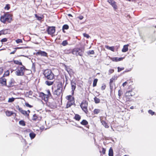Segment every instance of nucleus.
I'll use <instances>...</instances> for the list:
<instances>
[{
  "label": "nucleus",
  "mask_w": 156,
  "mask_h": 156,
  "mask_svg": "<svg viewBox=\"0 0 156 156\" xmlns=\"http://www.w3.org/2000/svg\"><path fill=\"white\" fill-rule=\"evenodd\" d=\"M68 16H71V17H72V15L71 14H68Z\"/></svg>",
  "instance_id": "obj_62"
},
{
  "label": "nucleus",
  "mask_w": 156,
  "mask_h": 156,
  "mask_svg": "<svg viewBox=\"0 0 156 156\" xmlns=\"http://www.w3.org/2000/svg\"><path fill=\"white\" fill-rule=\"evenodd\" d=\"M108 155L109 156H113V150L112 147H110L109 150Z\"/></svg>",
  "instance_id": "obj_26"
},
{
  "label": "nucleus",
  "mask_w": 156,
  "mask_h": 156,
  "mask_svg": "<svg viewBox=\"0 0 156 156\" xmlns=\"http://www.w3.org/2000/svg\"><path fill=\"white\" fill-rule=\"evenodd\" d=\"M7 41V39L6 38H4L1 40L2 42H5Z\"/></svg>",
  "instance_id": "obj_54"
},
{
  "label": "nucleus",
  "mask_w": 156,
  "mask_h": 156,
  "mask_svg": "<svg viewBox=\"0 0 156 156\" xmlns=\"http://www.w3.org/2000/svg\"><path fill=\"white\" fill-rule=\"evenodd\" d=\"M5 113L6 115L8 116H10L12 115L13 114V113L11 111H7L5 112Z\"/></svg>",
  "instance_id": "obj_31"
},
{
  "label": "nucleus",
  "mask_w": 156,
  "mask_h": 156,
  "mask_svg": "<svg viewBox=\"0 0 156 156\" xmlns=\"http://www.w3.org/2000/svg\"><path fill=\"white\" fill-rule=\"evenodd\" d=\"M76 121H79L81 118V116L80 115L78 114H75L74 117L73 118Z\"/></svg>",
  "instance_id": "obj_21"
},
{
  "label": "nucleus",
  "mask_w": 156,
  "mask_h": 156,
  "mask_svg": "<svg viewBox=\"0 0 156 156\" xmlns=\"http://www.w3.org/2000/svg\"><path fill=\"white\" fill-rule=\"evenodd\" d=\"M105 47L108 50H110L112 51H114L115 50V47L114 46L110 47L108 45H105Z\"/></svg>",
  "instance_id": "obj_23"
},
{
  "label": "nucleus",
  "mask_w": 156,
  "mask_h": 156,
  "mask_svg": "<svg viewBox=\"0 0 156 156\" xmlns=\"http://www.w3.org/2000/svg\"><path fill=\"white\" fill-rule=\"evenodd\" d=\"M94 51L93 50L87 52L88 55H92L94 54Z\"/></svg>",
  "instance_id": "obj_49"
},
{
  "label": "nucleus",
  "mask_w": 156,
  "mask_h": 156,
  "mask_svg": "<svg viewBox=\"0 0 156 156\" xmlns=\"http://www.w3.org/2000/svg\"><path fill=\"white\" fill-rule=\"evenodd\" d=\"M129 46L128 44H127L126 45H124L123 46V48L122 49V52H126L128 50V46Z\"/></svg>",
  "instance_id": "obj_22"
},
{
  "label": "nucleus",
  "mask_w": 156,
  "mask_h": 156,
  "mask_svg": "<svg viewBox=\"0 0 156 156\" xmlns=\"http://www.w3.org/2000/svg\"><path fill=\"white\" fill-rule=\"evenodd\" d=\"M19 124L22 126H24L26 125L25 122L23 120H21L19 121Z\"/></svg>",
  "instance_id": "obj_38"
},
{
  "label": "nucleus",
  "mask_w": 156,
  "mask_h": 156,
  "mask_svg": "<svg viewBox=\"0 0 156 156\" xmlns=\"http://www.w3.org/2000/svg\"><path fill=\"white\" fill-rule=\"evenodd\" d=\"M57 89L54 91L53 94L58 96L61 95V98H62L63 94V91H62L63 86L62 83H58L57 84Z\"/></svg>",
  "instance_id": "obj_2"
},
{
  "label": "nucleus",
  "mask_w": 156,
  "mask_h": 156,
  "mask_svg": "<svg viewBox=\"0 0 156 156\" xmlns=\"http://www.w3.org/2000/svg\"><path fill=\"white\" fill-rule=\"evenodd\" d=\"M68 42L66 40L64 41L62 43V45L64 46H66V45L67 44Z\"/></svg>",
  "instance_id": "obj_44"
},
{
  "label": "nucleus",
  "mask_w": 156,
  "mask_h": 156,
  "mask_svg": "<svg viewBox=\"0 0 156 156\" xmlns=\"http://www.w3.org/2000/svg\"><path fill=\"white\" fill-rule=\"evenodd\" d=\"M69 28V26L67 25H64L62 27V30L64 32V30H67Z\"/></svg>",
  "instance_id": "obj_37"
},
{
  "label": "nucleus",
  "mask_w": 156,
  "mask_h": 156,
  "mask_svg": "<svg viewBox=\"0 0 156 156\" xmlns=\"http://www.w3.org/2000/svg\"><path fill=\"white\" fill-rule=\"evenodd\" d=\"M47 94H45L43 92H40L39 94V97L41 98L42 100H44L46 102L48 101L50 97L52 98V95L49 90H47Z\"/></svg>",
  "instance_id": "obj_1"
},
{
  "label": "nucleus",
  "mask_w": 156,
  "mask_h": 156,
  "mask_svg": "<svg viewBox=\"0 0 156 156\" xmlns=\"http://www.w3.org/2000/svg\"><path fill=\"white\" fill-rule=\"evenodd\" d=\"M9 70H7L5 72L3 76L4 77L5 76H9Z\"/></svg>",
  "instance_id": "obj_36"
},
{
  "label": "nucleus",
  "mask_w": 156,
  "mask_h": 156,
  "mask_svg": "<svg viewBox=\"0 0 156 156\" xmlns=\"http://www.w3.org/2000/svg\"><path fill=\"white\" fill-rule=\"evenodd\" d=\"M88 102L86 100H83L80 105V107L82 110L86 113H88Z\"/></svg>",
  "instance_id": "obj_4"
},
{
  "label": "nucleus",
  "mask_w": 156,
  "mask_h": 156,
  "mask_svg": "<svg viewBox=\"0 0 156 156\" xmlns=\"http://www.w3.org/2000/svg\"><path fill=\"white\" fill-rule=\"evenodd\" d=\"M14 62L16 64L23 66L22 62L20 61H19L18 60H14Z\"/></svg>",
  "instance_id": "obj_39"
},
{
  "label": "nucleus",
  "mask_w": 156,
  "mask_h": 156,
  "mask_svg": "<svg viewBox=\"0 0 156 156\" xmlns=\"http://www.w3.org/2000/svg\"><path fill=\"white\" fill-rule=\"evenodd\" d=\"M7 30V29H5L2 30L1 31H0V36L2 34H7L8 33Z\"/></svg>",
  "instance_id": "obj_27"
},
{
  "label": "nucleus",
  "mask_w": 156,
  "mask_h": 156,
  "mask_svg": "<svg viewBox=\"0 0 156 156\" xmlns=\"http://www.w3.org/2000/svg\"><path fill=\"white\" fill-rule=\"evenodd\" d=\"M148 113L151 114V115H153L154 114L155 112H153L152 110H149L148 111Z\"/></svg>",
  "instance_id": "obj_46"
},
{
  "label": "nucleus",
  "mask_w": 156,
  "mask_h": 156,
  "mask_svg": "<svg viewBox=\"0 0 156 156\" xmlns=\"http://www.w3.org/2000/svg\"><path fill=\"white\" fill-rule=\"evenodd\" d=\"M55 27H49L47 31L49 34H53L55 32Z\"/></svg>",
  "instance_id": "obj_13"
},
{
  "label": "nucleus",
  "mask_w": 156,
  "mask_h": 156,
  "mask_svg": "<svg viewBox=\"0 0 156 156\" xmlns=\"http://www.w3.org/2000/svg\"><path fill=\"white\" fill-rule=\"evenodd\" d=\"M118 76L117 75H114L112 76L111 78L110 79L109 84L110 89H112L113 88V86L115 85V82L118 78Z\"/></svg>",
  "instance_id": "obj_9"
},
{
  "label": "nucleus",
  "mask_w": 156,
  "mask_h": 156,
  "mask_svg": "<svg viewBox=\"0 0 156 156\" xmlns=\"http://www.w3.org/2000/svg\"><path fill=\"white\" fill-rule=\"evenodd\" d=\"M84 51V47L76 48L73 50L72 53L73 55H75L76 56H82L83 55Z\"/></svg>",
  "instance_id": "obj_5"
},
{
  "label": "nucleus",
  "mask_w": 156,
  "mask_h": 156,
  "mask_svg": "<svg viewBox=\"0 0 156 156\" xmlns=\"http://www.w3.org/2000/svg\"><path fill=\"white\" fill-rule=\"evenodd\" d=\"M136 0H128V1L129 2H135Z\"/></svg>",
  "instance_id": "obj_60"
},
{
  "label": "nucleus",
  "mask_w": 156,
  "mask_h": 156,
  "mask_svg": "<svg viewBox=\"0 0 156 156\" xmlns=\"http://www.w3.org/2000/svg\"><path fill=\"white\" fill-rule=\"evenodd\" d=\"M16 41L17 44L22 43V41L21 39H18Z\"/></svg>",
  "instance_id": "obj_50"
},
{
  "label": "nucleus",
  "mask_w": 156,
  "mask_h": 156,
  "mask_svg": "<svg viewBox=\"0 0 156 156\" xmlns=\"http://www.w3.org/2000/svg\"><path fill=\"white\" fill-rule=\"evenodd\" d=\"M88 122L85 119H83L80 122V124L83 126H86L88 124Z\"/></svg>",
  "instance_id": "obj_28"
},
{
  "label": "nucleus",
  "mask_w": 156,
  "mask_h": 156,
  "mask_svg": "<svg viewBox=\"0 0 156 156\" xmlns=\"http://www.w3.org/2000/svg\"><path fill=\"white\" fill-rule=\"evenodd\" d=\"M3 68L2 67H0V75L3 72Z\"/></svg>",
  "instance_id": "obj_55"
},
{
  "label": "nucleus",
  "mask_w": 156,
  "mask_h": 156,
  "mask_svg": "<svg viewBox=\"0 0 156 156\" xmlns=\"http://www.w3.org/2000/svg\"><path fill=\"white\" fill-rule=\"evenodd\" d=\"M113 61L118 62L122 60V59H112Z\"/></svg>",
  "instance_id": "obj_56"
},
{
  "label": "nucleus",
  "mask_w": 156,
  "mask_h": 156,
  "mask_svg": "<svg viewBox=\"0 0 156 156\" xmlns=\"http://www.w3.org/2000/svg\"><path fill=\"white\" fill-rule=\"evenodd\" d=\"M94 101L96 104H98L100 102V100L97 98L96 97H95L94 98Z\"/></svg>",
  "instance_id": "obj_34"
},
{
  "label": "nucleus",
  "mask_w": 156,
  "mask_h": 156,
  "mask_svg": "<svg viewBox=\"0 0 156 156\" xmlns=\"http://www.w3.org/2000/svg\"><path fill=\"white\" fill-rule=\"evenodd\" d=\"M27 70L23 66H22V67H18L16 72V74L17 76H23L24 74V71Z\"/></svg>",
  "instance_id": "obj_6"
},
{
  "label": "nucleus",
  "mask_w": 156,
  "mask_h": 156,
  "mask_svg": "<svg viewBox=\"0 0 156 156\" xmlns=\"http://www.w3.org/2000/svg\"><path fill=\"white\" fill-rule=\"evenodd\" d=\"M122 91L121 90H119L118 91V96L119 97V98H120V97L122 96Z\"/></svg>",
  "instance_id": "obj_40"
},
{
  "label": "nucleus",
  "mask_w": 156,
  "mask_h": 156,
  "mask_svg": "<svg viewBox=\"0 0 156 156\" xmlns=\"http://www.w3.org/2000/svg\"><path fill=\"white\" fill-rule=\"evenodd\" d=\"M78 18L80 20H82L83 19V17L82 16H80Z\"/></svg>",
  "instance_id": "obj_58"
},
{
  "label": "nucleus",
  "mask_w": 156,
  "mask_h": 156,
  "mask_svg": "<svg viewBox=\"0 0 156 156\" xmlns=\"http://www.w3.org/2000/svg\"><path fill=\"white\" fill-rule=\"evenodd\" d=\"M123 156H129L128 155H124Z\"/></svg>",
  "instance_id": "obj_63"
},
{
  "label": "nucleus",
  "mask_w": 156,
  "mask_h": 156,
  "mask_svg": "<svg viewBox=\"0 0 156 156\" xmlns=\"http://www.w3.org/2000/svg\"><path fill=\"white\" fill-rule=\"evenodd\" d=\"M74 103H73L72 102L67 101V102L66 104V108H68L70 107L71 106H72L73 104Z\"/></svg>",
  "instance_id": "obj_30"
},
{
  "label": "nucleus",
  "mask_w": 156,
  "mask_h": 156,
  "mask_svg": "<svg viewBox=\"0 0 156 156\" xmlns=\"http://www.w3.org/2000/svg\"><path fill=\"white\" fill-rule=\"evenodd\" d=\"M15 99V98H13V97H12V98H9L8 100V102H12L14 101Z\"/></svg>",
  "instance_id": "obj_42"
},
{
  "label": "nucleus",
  "mask_w": 156,
  "mask_h": 156,
  "mask_svg": "<svg viewBox=\"0 0 156 156\" xmlns=\"http://www.w3.org/2000/svg\"><path fill=\"white\" fill-rule=\"evenodd\" d=\"M102 124L105 127V128H108L109 127V126L107 123L104 120H102L101 121Z\"/></svg>",
  "instance_id": "obj_25"
},
{
  "label": "nucleus",
  "mask_w": 156,
  "mask_h": 156,
  "mask_svg": "<svg viewBox=\"0 0 156 156\" xmlns=\"http://www.w3.org/2000/svg\"><path fill=\"white\" fill-rule=\"evenodd\" d=\"M117 69H118V72H119L121 71L124 70V67L120 68L119 67H117Z\"/></svg>",
  "instance_id": "obj_45"
},
{
  "label": "nucleus",
  "mask_w": 156,
  "mask_h": 156,
  "mask_svg": "<svg viewBox=\"0 0 156 156\" xmlns=\"http://www.w3.org/2000/svg\"><path fill=\"white\" fill-rule=\"evenodd\" d=\"M39 116L36 114H34L32 117V119L34 121H37L39 120Z\"/></svg>",
  "instance_id": "obj_20"
},
{
  "label": "nucleus",
  "mask_w": 156,
  "mask_h": 156,
  "mask_svg": "<svg viewBox=\"0 0 156 156\" xmlns=\"http://www.w3.org/2000/svg\"><path fill=\"white\" fill-rule=\"evenodd\" d=\"M17 108L18 110L23 115L25 116H27V117H29V113H27V112L25 110H24L22 108L20 107L19 106H18Z\"/></svg>",
  "instance_id": "obj_11"
},
{
  "label": "nucleus",
  "mask_w": 156,
  "mask_h": 156,
  "mask_svg": "<svg viewBox=\"0 0 156 156\" xmlns=\"http://www.w3.org/2000/svg\"><path fill=\"white\" fill-rule=\"evenodd\" d=\"M54 81H51L49 80H46L45 82L46 84L48 86H51L54 83Z\"/></svg>",
  "instance_id": "obj_29"
},
{
  "label": "nucleus",
  "mask_w": 156,
  "mask_h": 156,
  "mask_svg": "<svg viewBox=\"0 0 156 156\" xmlns=\"http://www.w3.org/2000/svg\"><path fill=\"white\" fill-rule=\"evenodd\" d=\"M106 85L104 84L102 85V86L101 87V89L102 90H104L105 88H106Z\"/></svg>",
  "instance_id": "obj_52"
},
{
  "label": "nucleus",
  "mask_w": 156,
  "mask_h": 156,
  "mask_svg": "<svg viewBox=\"0 0 156 156\" xmlns=\"http://www.w3.org/2000/svg\"><path fill=\"white\" fill-rule=\"evenodd\" d=\"M33 94V92L31 90H30L28 92H27L26 93V95H27L28 97H30Z\"/></svg>",
  "instance_id": "obj_33"
},
{
  "label": "nucleus",
  "mask_w": 156,
  "mask_h": 156,
  "mask_svg": "<svg viewBox=\"0 0 156 156\" xmlns=\"http://www.w3.org/2000/svg\"><path fill=\"white\" fill-rule=\"evenodd\" d=\"M127 85L128 87L130 85H131H131H133V81L131 80H128L126 81L123 83L122 86L124 87Z\"/></svg>",
  "instance_id": "obj_14"
},
{
  "label": "nucleus",
  "mask_w": 156,
  "mask_h": 156,
  "mask_svg": "<svg viewBox=\"0 0 156 156\" xmlns=\"http://www.w3.org/2000/svg\"><path fill=\"white\" fill-rule=\"evenodd\" d=\"M83 35L84 37H86L87 38H89L90 37V36L88 34H86V33L83 34Z\"/></svg>",
  "instance_id": "obj_51"
},
{
  "label": "nucleus",
  "mask_w": 156,
  "mask_h": 156,
  "mask_svg": "<svg viewBox=\"0 0 156 156\" xmlns=\"http://www.w3.org/2000/svg\"><path fill=\"white\" fill-rule=\"evenodd\" d=\"M36 54L37 55L46 56L47 55V54L45 52L40 50Z\"/></svg>",
  "instance_id": "obj_18"
},
{
  "label": "nucleus",
  "mask_w": 156,
  "mask_h": 156,
  "mask_svg": "<svg viewBox=\"0 0 156 156\" xmlns=\"http://www.w3.org/2000/svg\"><path fill=\"white\" fill-rule=\"evenodd\" d=\"M0 85L2 86H6V80L3 76L0 78Z\"/></svg>",
  "instance_id": "obj_12"
},
{
  "label": "nucleus",
  "mask_w": 156,
  "mask_h": 156,
  "mask_svg": "<svg viewBox=\"0 0 156 156\" xmlns=\"http://www.w3.org/2000/svg\"><path fill=\"white\" fill-rule=\"evenodd\" d=\"M98 81V79H95L94 80L93 84V87H95L96 86Z\"/></svg>",
  "instance_id": "obj_35"
},
{
  "label": "nucleus",
  "mask_w": 156,
  "mask_h": 156,
  "mask_svg": "<svg viewBox=\"0 0 156 156\" xmlns=\"http://www.w3.org/2000/svg\"><path fill=\"white\" fill-rule=\"evenodd\" d=\"M43 74L45 77L48 80H52L54 78V75L50 69H45Z\"/></svg>",
  "instance_id": "obj_3"
},
{
  "label": "nucleus",
  "mask_w": 156,
  "mask_h": 156,
  "mask_svg": "<svg viewBox=\"0 0 156 156\" xmlns=\"http://www.w3.org/2000/svg\"><path fill=\"white\" fill-rule=\"evenodd\" d=\"M35 17L37 19V20H41L42 19L41 17L39 16H37V14H35Z\"/></svg>",
  "instance_id": "obj_43"
},
{
  "label": "nucleus",
  "mask_w": 156,
  "mask_h": 156,
  "mask_svg": "<svg viewBox=\"0 0 156 156\" xmlns=\"http://www.w3.org/2000/svg\"><path fill=\"white\" fill-rule=\"evenodd\" d=\"M63 64V65H64V66L65 67H66V66L64 64Z\"/></svg>",
  "instance_id": "obj_64"
},
{
  "label": "nucleus",
  "mask_w": 156,
  "mask_h": 156,
  "mask_svg": "<svg viewBox=\"0 0 156 156\" xmlns=\"http://www.w3.org/2000/svg\"><path fill=\"white\" fill-rule=\"evenodd\" d=\"M0 20L2 22L5 23L6 21L10 23L11 22V16L8 14H5L1 17Z\"/></svg>",
  "instance_id": "obj_7"
},
{
  "label": "nucleus",
  "mask_w": 156,
  "mask_h": 156,
  "mask_svg": "<svg viewBox=\"0 0 156 156\" xmlns=\"http://www.w3.org/2000/svg\"><path fill=\"white\" fill-rule=\"evenodd\" d=\"M27 112V113H29H29H30V111L29 110H28Z\"/></svg>",
  "instance_id": "obj_61"
},
{
  "label": "nucleus",
  "mask_w": 156,
  "mask_h": 156,
  "mask_svg": "<svg viewBox=\"0 0 156 156\" xmlns=\"http://www.w3.org/2000/svg\"><path fill=\"white\" fill-rule=\"evenodd\" d=\"M19 48V47H17L16 48H15V50L14 51H13L12 52H11L10 54H14L16 52V49H19V48Z\"/></svg>",
  "instance_id": "obj_53"
},
{
  "label": "nucleus",
  "mask_w": 156,
  "mask_h": 156,
  "mask_svg": "<svg viewBox=\"0 0 156 156\" xmlns=\"http://www.w3.org/2000/svg\"><path fill=\"white\" fill-rule=\"evenodd\" d=\"M114 71V70L112 69H110L108 71V74H111L113 73Z\"/></svg>",
  "instance_id": "obj_48"
},
{
  "label": "nucleus",
  "mask_w": 156,
  "mask_h": 156,
  "mask_svg": "<svg viewBox=\"0 0 156 156\" xmlns=\"http://www.w3.org/2000/svg\"><path fill=\"white\" fill-rule=\"evenodd\" d=\"M25 105L26 106L30 108H31L33 107V106L29 104V103L27 102H25Z\"/></svg>",
  "instance_id": "obj_47"
},
{
  "label": "nucleus",
  "mask_w": 156,
  "mask_h": 156,
  "mask_svg": "<svg viewBox=\"0 0 156 156\" xmlns=\"http://www.w3.org/2000/svg\"><path fill=\"white\" fill-rule=\"evenodd\" d=\"M131 70V69L130 68L129 69H126V70L125 71V72H128L129 71H130Z\"/></svg>",
  "instance_id": "obj_59"
},
{
  "label": "nucleus",
  "mask_w": 156,
  "mask_h": 156,
  "mask_svg": "<svg viewBox=\"0 0 156 156\" xmlns=\"http://www.w3.org/2000/svg\"><path fill=\"white\" fill-rule=\"evenodd\" d=\"M128 89H130L127 91L125 93V94H128L129 96L131 97L135 95L136 91L134 90L135 87H131V85H130L128 87Z\"/></svg>",
  "instance_id": "obj_8"
},
{
  "label": "nucleus",
  "mask_w": 156,
  "mask_h": 156,
  "mask_svg": "<svg viewBox=\"0 0 156 156\" xmlns=\"http://www.w3.org/2000/svg\"><path fill=\"white\" fill-rule=\"evenodd\" d=\"M108 2L115 9H117L116 2L113 0H108Z\"/></svg>",
  "instance_id": "obj_15"
},
{
  "label": "nucleus",
  "mask_w": 156,
  "mask_h": 156,
  "mask_svg": "<svg viewBox=\"0 0 156 156\" xmlns=\"http://www.w3.org/2000/svg\"><path fill=\"white\" fill-rule=\"evenodd\" d=\"M16 82L12 78L8 82V85L7 86L8 87H12L15 85Z\"/></svg>",
  "instance_id": "obj_16"
},
{
  "label": "nucleus",
  "mask_w": 156,
  "mask_h": 156,
  "mask_svg": "<svg viewBox=\"0 0 156 156\" xmlns=\"http://www.w3.org/2000/svg\"><path fill=\"white\" fill-rule=\"evenodd\" d=\"M101 112V110L98 108H95L93 111V113L94 115H97Z\"/></svg>",
  "instance_id": "obj_24"
},
{
  "label": "nucleus",
  "mask_w": 156,
  "mask_h": 156,
  "mask_svg": "<svg viewBox=\"0 0 156 156\" xmlns=\"http://www.w3.org/2000/svg\"><path fill=\"white\" fill-rule=\"evenodd\" d=\"M10 8V7L9 6V5H7L5 7V9L9 10Z\"/></svg>",
  "instance_id": "obj_57"
},
{
  "label": "nucleus",
  "mask_w": 156,
  "mask_h": 156,
  "mask_svg": "<svg viewBox=\"0 0 156 156\" xmlns=\"http://www.w3.org/2000/svg\"><path fill=\"white\" fill-rule=\"evenodd\" d=\"M132 97L129 96L128 94H125L124 98L126 101H130L132 100Z\"/></svg>",
  "instance_id": "obj_19"
},
{
  "label": "nucleus",
  "mask_w": 156,
  "mask_h": 156,
  "mask_svg": "<svg viewBox=\"0 0 156 156\" xmlns=\"http://www.w3.org/2000/svg\"><path fill=\"white\" fill-rule=\"evenodd\" d=\"M102 151H100V153H102V154H105V152H106V149L103 148V147H102Z\"/></svg>",
  "instance_id": "obj_41"
},
{
  "label": "nucleus",
  "mask_w": 156,
  "mask_h": 156,
  "mask_svg": "<svg viewBox=\"0 0 156 156\" xmlns=\"http://www.w3.org/2000/svg\"><path fill=\"white\" fill-rule=\"evenodd\" d=\"M66 99L68 100V101L75 102L74 98L71 95L67 96L66 97Z\"/></svg>",
  "instance_id": "obj_17"
},
{
  "label": "nucleus",
  "mask_w": 156,
  "mask_h": 156,
  "mask_svg": "<svg viewBox=\"0 0 156 156\" xmlns=\"http://www.w3.org/2000/svg\"><path fill=\"white\" fill-rule=\"evenodd\" d=\"M71 89H72V94L73 95L74 93V91L76 87V83L75 81L72 80L71 82Z\"/></svg>",
  "instance_id": "obj_10"
},
{
  "label": "nucleus",
  "mask_w": 156,
  "mask_h": 156,
  "mask_svg": "<svg viewBox=\"0 0 156 156\" xmlns=\"http://www.w3.org/2000/svg\"><path fill=\"white\" fill-rule=\"evenodd\" d=\"M29 136L30 138L32 139L35 137L36 134L34 132H32L30 133Z\"/></svg>",
  "instance_id": "obj_32"
}]
</instances>
